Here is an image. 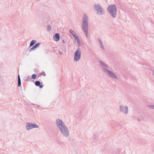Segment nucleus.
<instances>
[{"label":"nucleus","instance_id":"5","mask_svg":"<svg viewBox=\"0 0 154 154\" xmlns=\"http://www.w3.org/2000/svg\"><path fill=\"white\" fill-rule=\"evenodd\" d=\"M81 51L80 48L78 47L75 51L74 55V61L76 62L79 61L81 58Z\"/></svg>","mask_w":154,"mask_h":154},{"label":"nucleus","instance_id":"6","mask_svg":"<svg viewBox=\"0 0 154 154\" xmlns=\"http://www.w3.org/2000/svg\"><path fill=\"white\" fill-rule=\"evenodd\" d=\"M55 125L59 131L66 125L64 122L59 119L56 120Z\"/></svg>","mask_w":154,"mask_h":154},{"label":"nucleus","instance_id":"9","mask_svg":"<svg viewBox=\"0 0 154 154\" xmlns=\"http://www.w3.org/2000/svg\"><path fill=\"white\" fill-rule=\"evenodd\" d=\"M39 127L38 125L34 123L28 122L25 125V128L26 130L29 131L35 128H38Z\"/></svg>","mask_w":154,"mask_h":154},{"label":"nucleus","instance_id":"8","mask_svg":"<svg viewBox=\"0 0 154 154\" xmlns=\"http://www.w3.org/2000/svg\"><path fill=\"white\" fill-rule=\"evenodd\" d=\"M59 131L62 135L65 137H67L69 135L70 132L69 130L66 125L59 130Z\"/></svg>","mask_w":154,"mask_h":154},{"label":"nucleus","instance_id":"24","mask_svg":"<svg viewBox=\"0 0 154 154\" xmlns=\"http://www.w3.org/2000/svg\"><path fill=\"white\" fill-rule=\"evenodd\" d=\"M152 73L154 75V69L152 71Z\"/></svg>","mask_w":154,"mask_h":154},{"label":"nucleus","instance_id":"2","mask_svg":"<svg viewBox=\"0 0 154 154\" xmlns=\"http://www.w3.org/2000/svg\"><path fill=\"white\" fill-rule=\"evenodd\" d=\"M89 23V17L88 16L85 14L83 15L82 24V29L85 33L87 38L88 37V24Z\"/></svg>","mask_w":154,"mask_h":154},{"label":"nucleus","instance_id":"4","mask_svg":"<svg viewBox=\"0 0 154 154\" xmlns=\"http://www.w3.org/2000/svg\"><path fill=\"white\" fill-rule=\"evenodd\" d=\"M94 11L97 15H103L105 14V11L103 7L98 3H96L93 5Z\"/></svg>","mask_w":154,"mask_h":154},{"label":"nucleus","instance_id":"14","mask_svg":"<svg viewBox=\"0 0 154 154\" xmlns=\"http://www.w3.org/2000/svg\"><path fill=\"white\" fill-rule=\"evenodd\" d=\"M36 42V41L35 40H32L30 42L29 46L30 47L32 46L34 44H35Z\"/></svg>","mask_w":154,"mask_h":154},{"label":"nucleus","instance_id":"15","mask_svg":"<svg viewBox=\"0 0 154 154\" xmlns=\"http://www.w3.org/2000/svg\"><path fill=\"white\" fill-rule=\"evenodd\" d=\"M99 43L100 45V47L102 48L103 49H104V46L103 44V43L102 42V41L100 40L99 39Z\"/></svg>","mask_w":154,"mask_h":154},{"label":"nucleus","instance_id":"16","mask_svg":"<svg viewBox=\"0 0 154 154\" xmlns=\"http://www.w3.org/2000/svg\"><path fill=\"white\" fill-rule=\"evenodd\" d=\"M62 51H63V52L64 53V54L66 53V46L65 45H63L62 46Z\"/></svg>","mask_w":154,"mask_h":154},{"label":"nucleus","instance_id":"13","mask_svg":"<svg viewBox=\"0 0 154 154\" xmlns=\"http://www.w3.org/2000/svg\"><path fill=\"white\" fill-rule=\"evenodd\" d=\"M21 85V80L20 76L19 75H18V86L20 87Z\"/></svg>","mask_w":154,"mask_h":154},{"label":"nucleus","instance_id":"21","mask_svg":"<svg viewBox=\"0 0 154 154\" xmlns=\"http://www.w3.org/2000/svg\"><path fill=\"white\" fill-rule=\"evenodd\" d=\"M48 29L49 30H50L51 29V26H48Z\"/></svg>","mask_w":154,"mask_h":154},{"label":"nucleus","instance_id":"11","mask_svg":"<svg viewBox=\"0 0 154 154\" xmlns=\"http://www.w3.org/2000/svg\"><path fill=\"white\" fill-rule=\"evenodd\" d=\"M41 42H38L34 46H33L30 49L29 51H31L33 50H35V49L37 48H38L39 47L40 45L41 44Z\"/></svg>","mask_w":154,"mask_h":154},{"label":"nucleus","instance_id":"18","mask_svg":"<svg viewBox=\"0 0 154 154\" xmlns=\"http://www.w3.org/2000/svg\"><path fill=\"white\" fill-rule=\"evenodd\" d=\"M32 77L33 79H35L36 77V75L35 74H33L32 75Z\"/></svg>","mask_w":154,"mask_h":154},{"label":"nucleus","instance_id":"19","mask_svg":"<svg viewBox=\"0 0 154 154\" xmlns=\"http://www.w3.org/2000/svg\"><path fill=\"white\" fill-rule=\"evenodd\" d=\"M151 109H154V105H151L148 106Z\"/></svg>","mask_w":154,"mask_h":154},{"label":"nucleus","instance_id":"7","mask_svg":"<svg viewBox=\"0 0 154 154\" xmlns=\"http://www.w3.org/2000/svg\"><path fill=\"white\" fill-rule=\"evenodd\" d=\"M120 112L125 116H127L129 112L128 107L127 106L121 105L119 107Z\"/></svg>","mask_w":154,"mask_h":154},{"label":"nucleus","instance_id":"3","mask_svg":"<svg viewBox=\"0 0 154 154\" xmlns=\"http://www.w3.org/2000/svg\"><path fill=\"white\" fill-rule=\"evenodd\" d=\"M106 10L109 15L112 18H114L116 17L117 14V9L115 5H109L107 7Z\"/></svg>","mask_w":154,"mask_h":154},{"label":"nucleus","instance_id":"10","mask_svg":"<svg viewBox=\"0 0 154 154\" xmlns=\"http://www.w3.org/2000/svg\"><path fill=\"white\" fill-rule=\"evenodd\" d=\"M69 32L74 38L75 40L77 42L78 44L80 46L81 44L79 38L75 31L72 29H70L69 30Z\"/></svg>","mask_w":154,"mask_h":154},{"label":"nucleus","instance_id":"23","mask_svg":"<svg viewBox=\"0 0 154 154\" xmlns=\"http://www.w3.org/2000/svg\"><path fill=\"white\" fill-rule=\"evenodd\" d=\"M62 43H63V44H64L65 43V41L64 40H63L62 41Z\"/></svg>","mask_w":154,"mask_h":154},{"label":"nucleus","instance_id":"12","mask_svg":"<svg viewBox=\"0 0 154 154\" xmlns=\"http://www.w3.org/2000/svg\"><path fill=\"white\" fill-rule=\"evenodd\" d=\"M54 38L55 41H58L60 38L59 34L58 33H56L54 36Z\"/></svg>","mask_w":154,"mask_h":154},{"label":"nucleus","instance_id":"22","mask_svg":"<svg viewBox=\"0 0 154 154\" xmlns=\"http://www.w3.org/2000/svg\"><path fill=\"white\" fill-rule=\"evenodd\" d=\"M39 87H40V88H43V85H39Z\"/></svg>","mask_w":154,"mask_h":154},{"label":"nucleus","instance_id":"1","mask_svg":"<svg viewBox=\"0 0 154 154\" xmlns=\"http://www.w3.org/2000/svg\"><path fill=\"white\" fill-rule=\"evenodd\" d=\"M99 63L102 67V69L106 75L114 79H117V77L116 74L109 69V66L105 62L100 61Z\"/></svg>","mask_w":154,"mask_h":154},{"label":"nucleus","instance_id":"20","mask_svg":"<svg viewBox=\"0 0 154 154\" xmlns=\"http://www.w3.org/2000/svg\"><path fill=\"white\" fill-rule=\"evenodd\" d=\"M59 51V53L60 54V55L62 54H63V53H64L63 52V51Z\"/></svg>","mask_w":154,"mask_h":154},{"label":"nucleus","instance_id":"17","mask_svg":"<svg viewBox=\"0 0 154 154\" xmlns=\"http://www.w3.org/2000/svg\"><path fill=\"white\" fill-rule=\"evenodd\" d=\"M40 82L39 81H37L35 82V85L36 86H38L40 85Z\"/></svg>","mask_w":154,"mask_h":154}]
</instances>
